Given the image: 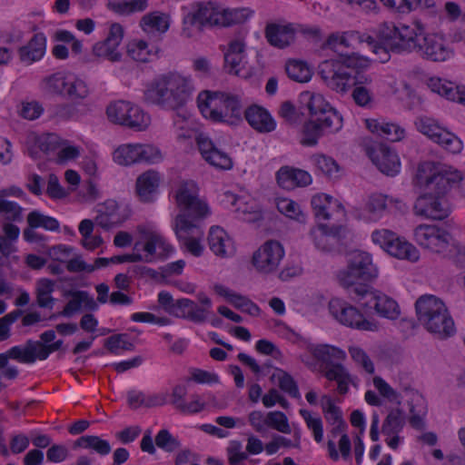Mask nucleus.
I'll list each match as a JSON object with an SVG mask.
<instances>
[{"mask_svg": "<svg viewBox=\"0 0 465 465\" xmlns=\"http://www.w3.org/2000/svg\"><path fill=\"white\" fill-rule=\"evenodd\" d=\"M341 438L338 441L339 451L336 444L332 440H329L327 443L328 454L331 460L337 461L340 457L347 460L351 458V443L349 436L346 433L341 432Z\"/></svg>", "mask_w": 465, "mask_h": 465, "instance_id": "8fccbe9b", "label": "nucleus"}, {"mask_svg": "<svg viewBox=\"0 0 465 465\" xmlns=\"http://www.w3.org/2000/svg\"><path fill=\"white\" fill-rule=\"evenodd\" d=\"M362 39H369L367 34L358 31L335 32L328 36L326 46L338 53L341 47L354 49L357 45H363Z\"/></svg>", "mask_w": 465, "mask_h": 465, "instance_id": "c9c22d12", "label": "nucleus"}, {"mask_svg": "<svg viewBox=\"0 0 465 465\" xmlns=\"http://www.w3.org/2000/svg\"><path fill=\"white\" fill-rule=\"evenodd\" d=\"M139 163H158L163 160L161 151L153 144L138 143Z\"/></svg>", "mask_w": 465, "mask_h": 465, "instance_id": "338daca9", "label": "nucleus"}, {"mask_svg": "<svg viewBox=\"0 0 465 465\" xmlns=\"http://www.w3.org/2000/svg\"><path fill=\"white\" fill-rule=\"evenodd\" d=\"M301 98L312 118H316L332 107L323 95L318 93L305 92L302 94Z\"/></svg>", "mask_w": 465, "mask_h": 465, "instance_id": "a18cd8bd", "label": "nucleus"}, {"mask_svg": "<svg viewBox=\"0 0 465 465\" xmlns=\"http://www.w3.org/2000/svg\"><path fill=\"white\" fill-rule=\"evenodd\" d=\"M414 124L420 133L433 143H438L444 150L454 154L462 151V141L456 134L440 125L436 119L422 115L416 118Z\"/></svg>", "mask_w": 465, "mask_h": 465, "instance_id": "4468645a", "label": "nucleus"}, {"mask_svg": "<svg viewBox=\"0 0 465 465\" xmlns=\"http://www.w3.org/2000/svg\"><path fill=\"white\" fill-rule=\"evenodd\" d=\"M105 348L112 353L118 354L119 350L133 351L134 345L130 341L126 333L114 334L110 336L104 343Z\"/></svg>", "mask_w": 465, "mask_h": 465, "instance_id": "0e129e2a", "label": "nucleus"}, {"mask_svg": "<svg viewBox=\"0 0 465 465\" xmlns=\"http://www.w3.org/2000/svg\"><path fill=\"white\" fill-rule=\"evenodd\" d=\"M93 54L100 58H104L113 63L120 62L123 54L119 50V45L109 43L106 40L99 41L93 46Z\"/></svg>", "mask_w": 465, "mask_h": 465, "instance_id": "3c124183", "label": "nucleus"}, {"mask_svg": "<svg viewBox=\"0 0 465 465\" xmlns=\"http://www.w3.org/2000/svg\"><path fill=\"white\" fill-rule=\"evenodd\" d=\"M415 307L420 325L430 333L441 340L455 334L454 321L440 299L424 295L417 300Z\"/></svg>", "mask_w": 465, "mask_h": 465, "instance_id": "20e7f679", "label": "nucleus"}, {"mask_svg": "<svg viewBox=\"0 0 465 465\" xmlns=\"http://www.w3.org/2000/svg\"><path fill=\"white\" fill-rule=\"evenodd\" d=\"M413 239L418 245L443 258L453 259L460 252L459 243L445 229L433 224H420L413 231Z\"/></svg>", "mask_w": 465, "mask_h": 465, "instance_id": "1a4fd4ad", "label": "nucleus"}, {"mask_svg": "<svg viewBox=\"0 0 465 465\" xmlns=\"http://www.w3.org/2000/svg\"><path fill=\"white\" fill-rule=\"evenodd\" d=\"M42 89L52 94L67 96L70 99H84L88 95L85 83L76 74L67 72H55L41 82Z\"/></svg>", "mask_w": 465, "mask_h": 465, "instance_id": "f8f14e48", "label": "nucleus"}, {"mask_svg": "<svg viewBox=\"0 0 465 465\" xmlns=\"http://www.w3.org/2000/svg\"><path fill=\"white\" fill-rule=\"evenodd\" d=\"M315 247L322 252H331L336 245L338 239L325 225H319L310 232Z\"/></svg>", "mask_w": 465, "mask_h": 465, "instance_id": "a19ab883", "label": "nucleus"}, {"mask_svg": "<svg viewBox=\"0 0 465 465\" xmlns=\"http://www.w3.org/2000/svg\"><path fill=\"white\" fill-rule=\"evenodd\" d=\"M59 140V136L54 134H30L26 139L28 153L33 159H36L40 152L49 153L56 150Z\"/></svg>", "mask_w": 465, "mask_h": 465, "instance_id": "72a5a7b5", "label": "nucleus"}, {"mask_svg": "<svg viewBox=\"0 0 465 465\" xmlns=\"http://www.w3.org/2000/svg\"><path fill=\"white\" fill-rule=\"evenodd\" d=\"M430 89L445 96L448 100L457 102L465 105V86L456 85L452 82L443 80L439 77H431L428 81Z\"/></svg>", "mask_w": 465, "mask_h": 465, "instance_id": "f704fd0d", "label": "nucleus"}, {"mask_svg": "<svg viewBox=\"0 0 465 465\" xmlns=\"http://www.w3.org/2000/svg\"><path fill=\"white\" fill-rule=\"evenodd\" d=\"M267 426L282 433H291L292 429L288 418L282 411H270L267 413Z\"/></svg>", "mask_w": 465, "mask_h": 465, "instance_id": "69168bd1", "label": "nucleus"}, {"mask_svg": "<svg viewBox=\"0 0 465 465\" xmlns=\"http://www.w3.org/2000/svg\"><path fill=\"white\" fill-rule=\"evenodd\" d=\"M286 73L291 79L300 83H306L312 78L310 67L302 61H289L286 64Z\"/></svg>", "mask_w": 465, "mask_h": 465, "instance_id": "6e6d98bb", "label": "nucleus"}, {"mask_svg": "<svg viewBox=\"0 0 465 465\" xmlns=\"http://www.w3.org/2000/svg\"><path fill=\"white\" fill-rule=\"evenodd\" d=\"M417 53L434 62L446 61L452 55L451 49L438 34H423Z\"/></svg>", "mask_w": 465, "mask_h": 465, "instance_id": "aec40b11", "label": "nucleus"}, {"mask_svg": "<svg viewBox=\"0 0 465 465\" xmlns=\"http://www.w3.org/2000/svg\"><path fill=\"white\" fill-rule=\"evenodd\" d=\"M171 24L170 15L160 11H153L144 15L141 21L140 26L147 35H163L165 34Z\"/></svg>", "mask_w": 465, "mask_h": 465, "instance_id": "e433bc0d", "label": "nucleus"}, {"mask_svg": "<svg viewBox=\"0 0 465 465\" xmlns=\"http://www.w3.org/2000/svg\"><path fill=\"white\" fill-rule=\"evenodd\" d=\"M196 143L203 158L210 165L220 170L232 168V160L230 155L218 149L208 136L203 134L197 135Z\"/></svg>", "mask_w": 465, "mask_h": 465, "instance_id": "4be33fe9", "label": "nucleus"}, {"mask_svg": "<svg viewBox=\"0 0 465 465\" xmlns=\"http://www.w3.org/2000/svg\"><path fill=\"white\" fill-rule=\"evenodd\" d=\"M322 409L324 413L326 420L333 425H336L331 431V434L335 438L340 432H342L344 422L341 417V411L337 407L332 399L328 395H323L321 399Z\"/></svg>", "mask_w": 465, "mask_h": 465, "instance_id": "ea45409f", "label": "nucleus"}, {"mask_svg": "<svg viewBox=\"0 0 465 465\" xmlns=\"http://www.w3.org/2000/svg\"><path fill=\"white\" fill-rule=\"evenodd\" d=\"M126 53L133 60L140 63H147L156 54L153 47H150L145 41L139 39L131 40L127 44Z\"/></svg>", "mask_w": 465, "mask_h": 465, "instance_id": "37998d69", "label": "nucleus"}, {"mask_svg": "<svg viewBox=\"0 0 465 465\" xmlns=\"http://www.w3.org/2000/svg\"><path fill=\"white\" fill-rule=\"evenodd\" d=\"M276 206L278 211L285 216L300 223H305V214L301 210L300 205L293 200L289 198L278 199Z\"/></svg>", "mask_w": 465, "mask_h": 465, "instance_id": "13d9d810", "label": "nucleus"}, {"mask_svg": "<svg viewBox=\"0 0 465 465\" xmlns=\"http://www.w3.org/2000/svg\"><path fill=\"white\" fill-rule=\"evenodd\" d=\"M74 445L75 447L92 450L101 456H106L112 450L111 444L108 440L94 435L82 436L75 440Z\"/></svg>", "mask_w": 465, "mask_h": 465, "instance_id": "49530a36", "label": "nucleus"}, {"mask_svg": "<svg viewBox=\"0 0 465 465\" xmlns=\"http://www.w3.org/2000/svg\"><path fill=\"white\" fill-rule=\"evenodd\" d=\"M209 5L213 9L211 14L213 25L230 26L244 23L252 14L248 8H225L214 2H209Z\"/></svg>", "mask_w": 465, "mask_h": 465, "instance_id": "b1692460", "label": "nucleus"}, {"mask_svg": "<svg viewBox=\"0 0 465 465\" xmlns=\"http://www.w3.org/2000/svg\"><path fill=\"white\" fill-rule=\"evenodd\" d=\"M134 251L141 252L143 262L165 259L174 252L173 246L165 239L153 223L139 224L135 230Z\"/></svg>", "mask_w": 465, "mask_h": 465, "instance_id": "0eeeda50", "label": "nucleus"}, {"mask_svg": "<svg viewBox=\"0 0 465 465\" xmlns=\"http://www.w3.org/2000/svg\"><path fill=\"white\" fill-rule=\"evenodd\" d=\"M47 41L45 34L36 33L25 45L17 49L19 61L25 65H32L41 61L46 53Z\"/></svg>", "mask_w": 465, "mask_h": 465, "instance_id": "393cba45", "label": "nucleus"}, {"mask_svg": "<svg viewBox=\"0 0 465 465\" xmlns=\"http://www.w3.org/2000/svg\"><path fill=\"white\" fill-rule=\"evenodd\" d=\"M276 179L278 184L285 190L307 186L312 183V176L308 172L289 166L280 168Z\"/></svg>", "mask_w": 465, "mask_h": 465, "instance_id": "c85d7f7f", "label": "nucleus"}, {"mask_svg": "<svg viewBox=\"0 0 465 465\" xmlns=\"http://www.w3.org/2000/svg\"><path fill=\"white\" fill-rule=\"evenodd\" d=\"M147 0H108V7L120 15H129L146 8Z\"/></svg>", "mask_w": 465, "mask_h": 465, "instance_id": "603ef678", "label": "nucleus"}, {"mask_svg": "<svg viewBox=\"0 0 465 465\" xmlns=\"http://www.w3.org/2000/svg\"><path fill=\"white\" fill-rule=\"evenodd\" d=\"M150 124V117L139 106L131 104L123 125L142 131Z\"/></svg>", "mask_w": 465, "mask_h": 465, "instance_id": "09e8293b", "label": "nucleus"}, {"mask_svg": "<svg viewBox=\"0 0 465 465\" xmlns=\"http://www.w3.org/2000/svg\"><path fill=\"white\" fill-rule=\"evenodd\" d=\"M369 39H362L363 44H365L370 50L377 56L376 60L381 63H385L390 59V46L388 45L386 40L383 39L384 43H378L372 36L367 35Z\"/></svg>", "mask_w": 465, "mask_h": 465, "instance_id": "774afa93", "label": "nucleus"}, {"mask_svg": "<svg viewBox=\"0 0 465 465\" xmlns=\"http://www.w3.org/2000/svg\"><path fill=\"white\" fill-rule=\"evenodd\" d=\"M284 256V250L277 241H267L252 255V264L263 273L274 272Z\"/></svg>", "mask_w": 465, "mask_h": 465, "instance_id": "a211bd4d", "label": "nucleus"}, {"mask_svg": "<svg viewBox=\"0 0 465 465\" xmlns=\"http://www.w3.org/2000/svg\"><path fill=\"white\" fill-rule=\"evenodd\" d=\"M197 106L202 115L214 124L235 125L242 121V104L236 95L203 91L197 96Z\"/></svg>", "mask_w": 465, "mask_h": 465, "instance_id": "7ed1b4c3", "label": "nucleus"}, {"mask_svg": "<svg viewBox=\"0 0 465 465\" xmlns=\"http://www.w3.org/2000/svg\"><path fill=\"white\" fill-rule=\"evenodd\" d=\"M379 271L372 262L369 252L355 251L348 258L347 267L339 271L337 279L340 284L348 290L352 299L356 298L354 289L367 286L363 282H370L378 277Z\"/></svg>", "mask_w": 465, "mask_h": 465, "instance_id": "423d86ee", "label": "nucleus"}, {"mask_svg": "<svg viewBox=\"0 0 465 465\" xmlns=\"http://www.w3.org/2000/svg\"><path fill=\"white\" fill-rule=\"evenodd\" d=\"M371 240L391 256L411 262L419 260V251L409 242L399 237L388 229H378L372 232Z\"/></svg>", "mask_w": 465, "mask_h": 465, "instance_id": "f3484780", "label": "nucleus"}, {"mask_svg": "<svg viewBox=\"0 0 465 465\" xmlns=\"http://www.w3.org/2000/svg\"><path fill=\"white\" fill-rule=\"evenodd\" d=\"M132 103L117 101L108 105L106 114L110 122L123 125Z\"/></svg>", "mask_w": 465, "mask_h": 465, "instance_id": "e2e57ef3", "label": "nucleus"}, {"mask_svg": "<svg viewBox=\"0 0 465 465\" xmlns=\"http://www.w3.org/2000/svg\"><path fill=\"white\" fill-rule=\"evenodd\" d=\"M356 300L362 306L372 308L381 317L396 320L400 317L401 310L397 302L381 291L374 290L369 286H360L354 289Z\"/></svg>", "mask_w": 465, "mask_h": 465, "instance_id": "dca6fc26", "label": "nucleus"}, {"mask_svg": "<svg viewBox=\"0 0 465 465\" xmlns=\"http://www.w3.org/2000/svg\"><path fill=\"white\" fill-rule=\"evenodd\" d=\"M160 174L149 170L142 173L136 180V192L143 202H149L156 193L160 184Z\"/></svg>", "mask_w": 465, "mask_h": 465, "instance_id": "58836bf2", "label": "nucleus"}, {"mask_svg": "<svg viewBox=\"0 0 465 465\" xmlns=\"http://www.w3.org/2000/svg\"><path fill=\"white\" fill-rule=\"evenodd\" d=\"M40 341L28 340L25 344L13 346L9 349L11 359L21 363L32 364L40 361Z\"/></svg>", "mask_w": 465, "mask_h": 465, "instance_id": "4c0bfd02", "label": "nucleus"}, {"mask_svg": "<svg viewBox=\"0 0 465 465\" xmlns=\"http://www.w3.org/2000/svg\"><path fill=\"white\" fill-rule=\"evenodd\" d=\"M173 196L177 208L181 211L179 214H185L191 221H199L210 215L208 204L199 197V188L193 180H182L173 188Z\"/></svg>", "mask_w": 465, "mask_h": 465, "instance_id": "9b49d317", "label": "nucleus"}, {"mask_svg": "<svg viewBox=\"0 0 465 465\" xmlns=\"http://www.w3.org/2000/svg\"><path fill=\"white\" fill-rule=\"evenodd\" d=\"M299 413L303 418L308 429L312 430L314 440L316 442L322 441L323 427L321 417L305 409H301Z\"/></svg>", "mask_w": 465, "mask_h": 465, "instance_id": "bf43d9fd", "label": "nucleus"}, {"mask_svg": "<svg viewBox=\"0 0 465 465\" xmlns=\"http://www.w3.org/2000/svg\"><path fill=\"white\" fill-rule=\"evenodd\" d=\"M198 302L201 305L196 304L193 301L186 298L178 299L175 302L173 296L167 292H161L158 294V302L165 310L177 317L187 319L193 322H204L212 312V301L203 292L197 294Z\"/></svg>", "mask_w": 465, "mask_h": 465, "instance_id": "6e6552de", "label": "nucleus"}, {"mask_svg": "<svg viewBox=\"0 0 465 465\" xmlns=\"http://www.w3.org/2000/svg\"><path fill=\"white\" fill-rule=\"evenodd\" d=\"M366 128L391 142H400L405 135V129L399 124L388 122L385 119H366Z\"/></svg>", "mask_w": 465, "mask_h": 465, "instance_id": "c756f323", "label": "nucleus"}, {"mask_svg": "<svg viewBox=\"0 0 465 465\" xmlns=\"http://www.w3.org/2000/svg\"><path fill=\"white\" fill-rule=\"evenodd\" d=\"M54 290V282L49 279H40L36 282L37 304L42 308H52L54 298L52 292Z\"/></svg>", "mask_w": 465, "mask_h": 465, "instance_id": "864d4df0", "label": "nucleus"}, {"mask_svg": "<svg viewBox=\"0 0 465 465\" xmlns=\"http://www.w3.org/2000/svg\"><path fill=\"white\" fill-rule=\"evenodd\" d=\"M326 134L321 127V124L312 118L305 123L303 126V134L301 140L302 144L306 146H313L317 144L321 136Z\"/></svg>", "mask_w": 465, "mask_h": 465, "instance_id": "052dcab7", "label": "nucleus"}, {"mask_svg": "<svg viewBox=\"0 0 465 465\" xmlns=\"http://www.w3.org/2000/svg\"><path fill=\"white\" fill-rule=\"evenodd\" d=\"M371 162L384 174L394 176L400 173L401 162L395 151L384 144L373 146L368 150Z\"/></svg>", "mask_w": 465, "mask_h": 465, "instance_id": "412c9836", "label": "nucleus"}, {"mask_svg": "<svg viewBox=\"0 0 465 465\" xmlns=\"http://www.w3.org/2000/svg\"><path fill=\"white\" fill-rule=\"evenodd\" d=\"M248 124L259 133H271L275 130L276 123L267 110L252 105L244 112Z\"/></svg>", "mask_w": 465, "mask_h": 465, "instance_id": "473e14b6", "label": "nucleus"}, {"mask_svg": "<svg viewBox=\"0 0 465 465\" xmlns=\"http://www.w3.org/2000/svg\"><path fill=\"white\" fill-rule=\"evenodd\" d=\"M325 377L329 381H335L337 382V390L341 394H345L349 390V385L354 384L353 377L341 364H332L326 370Z\"/></svg>", "mask_w": 465, "mask_h": 465, "instance_id": "79ce46f5", "label": "nucleus"}, {"mask_svg": "<svg viewBox=\"0 0 465 465\" xmlns=\"http://www.w3.org/2000/svg\"><path fill=\"white\" fill-rule=\"evenodd\" d=\"M315 120L326 134L337 133L343 125L342 116L333 107L317 116Z\"/></svg>", "mask_w": 465, "mask_h": 465, "instance_id": "de8ad7c7", "label": "nucleus"}, {"mask_svg": "<svg viewBox=\"0 0 465 465\" xmlns=\"http://www.w3.org/2000/svg\"><path fill=\"white\" fill-rule=\"evenodd\" d=\"M462 181L461 173L452 166L430 161L420 163L413 182L423 193L414 203V213L433 220L446 218L450 208L445 196Z\"/></svg>", "mask_w": 465, "mask_h": 465, "instance_id": "f257e3e1", "label": "nucleus"}, {"mask_svg": "<svg viewBox=\"0 0 465 465\" xmlns=\"http://www.w3.org/2000/svg\"><path fill=\"white\" fill-rule=\"evenodd\" d=\"M194 85L190 76L172 72L152 81L144 92V98L163 108L179 110L192 99Z\"/></svg>", "mask_w": 465, "mask_h": 465, "instance_id": "f03ea898", "label": "nucleus"}, {"mask_svg": "<svg viewBox=\"0 0 465 465\" xmlns=\"http://www.w3.org/2000/svg\"><path fill=\"white\" fill-rule=\"evenodd\" d=\"M113 160L123 166L139 163L138 143L119 145L113 153Z\"/></svg>", "mask_w": 465, "mask_h": 465, "instance_id": "c03bdc74", "label": "nucleus"}, {"mask_svg": "<svg viewBox=\"0 0 465 465\" xmlns=\"http://www.w3.org/2000/svg\"><path fill=\"white\" fill-rule=\"evenodd\" d=\"M370 60L356 53L341 55L340 60H325L319 65V74L325 84L337 93L345 94L353 85L352 69L368 67Z\"/></svg>", "mask_w": 465, "mask_h": 465, "instance_id": "39448f33", "label": "nucleus"}, {"mask_svg": "<svg viewBox=\"0 0 465 465\" xmlns=\"http://www.w3.org/2000/svg\"><path fill=\"white\" fill-rule=\"evenodd\" d=\"M197 222L187 219L185 214H177L172 227L181 246L192 255L200 257L204 251V232Z\"/></svg>", "mask_w": 465, "mask_h": 465, "instance_id": "2eb2a0df", "label": "nucleus"}, {"mask_svg": "<svg viewBox=\"0 0 465 465\" xmlns=\"http://www.w3.org/2000/svg\"><path fill=\"white\" fill-rule=\"evenodd\" d=\"M405 423V413L401 409H391L387 414L381 425V433L385 436V441L390 448L396 450L401 444L402 438L400 437V432Z\"/></svg>", "mask_w": 465, "mask_h": 465, "instance_id": "5701e85b", "label": "nucleus"}, {"mask_svg": "<svg viewBox=\"0 0 465 465\" xmlns=\"http://www.w3.org/2000/svg\"><path fill=\"white\" fill-rule=\"evenodd\" d=\"M311 204L314 215L319 221L330 220L335 213L343 214L344 212L342 205L326 193H317L312 196Z\"/></svg>", "mask_w": 465, "mask_h": 465, "instance_id": "2f4dec72", "label": "nucleus"}, {"mask_svg": "<svg viewBox=\"0 0 465 465\" xmlns=\"http://www.w3.org/2000/svg\"><path fill=\"white\" fill-rule=\"evenodd\" d=\"M331 315L341 324L359 331H376L379 325L376 321L367 319L355 306L339 298L329 302Z\"/></svg>", "mask_w": 465, "mask_h": 465, "instance_id": "ddd939ff", "label": "nucleus"}, {"mask_svg": "<svg viewBox=\"0 0 465 465\" xmlns=\"http://www.w3.org/2000/svg\"><path fill=\"white\" fill-rule=\"evenodd\" d=\"M381 34L391 52H418L421 35L424 34V27L420 22H415L410 25L385 24Z\"/></svg>", "mask_w": 465, "mask_h": 465, "instance_id": "9d476101", "label": "nucleus"}, {"mask_svg": "<svg viewBox=\"0 0 465 465\" xmlns=\"http://www.w3.org/2000/svg\"><path fill=\"white\" fill-rule=\"evenodd\" d=\"M27 223L32 228L42 227L52 232H56L60 228V223L55 218L45 215L38 211H33L28 214Z\"/></svg>", "mask_w": 465, "mask_h": 465, "instance_id": "4d7b16f0", "label": "nucleus"}, {"mask_svg": "<svg viewBox=\"0 0 465 465\" xmlns=\"http://www.w3.org/2000/svg\"><path fill=\"white\" fill-rule=\"evenodd\" d=\"M295 36V29L292 24L269 23L265 27V37L268 43L278 48L288 46Z\"/></svg>", "mask_w": 465, "mask_h": 465, "instance_id": "cd10ccee", "label": "nucleus"}, {"mask_svg": "<svg viewBox=\"0 0 465 465\" xmlns=\"http://www.w3.org/2000/svg\"><path fill=\"white\" fill-rule=\"evenodd\" d=\"M207 242L210 250L218 257L229 258L235 253L232 238L220 226L210 228Z\"/></svg>", "mask_w": 465, "mask_h": 465, "instance_id": "bb28decb", "label": "nucleus"}, {"mask_svg": "<svg viewBox=\"0 0 465 465\" xmlns=\"http://www.w3.org/2000/svg\"><path fill=\"white\" fill-rule=\"evenodd\" d=\"M125 220L126 217L120 213L119 205L114 200H107L97 206V215L94 223L105 230L119 225Z\"/></svg>", "mask_w": 465, "mask_h": 465, "instance_id": "7c9ffc66", "label": "nucleus"}, {"mask_svg": "<svg viewBox=\"0 0 465 465\" xmlns=\"http://www.w3.org/2000/svg\"><path fill=\"white\" fill-rule=\"evenodd\" d=\"M317 170L328 177H336L339 172V166L335 160L324 154H316L312 158Z\"/></svg>", "mask_w": 465, "mask_h": 465, "instance_id": "680f3d73", "label": "nucleus"}, {"mask_svg": "<svg viewBox=\"0 0 465 465\" xmlns=\"http://www.w3.org/2000/svg\"><path fill=\"white\" fill-rule=\"evenodd\" d=\"M388 202L387 195L373 193L368 197L363 207L355 209V217L368 223L378 222L388 209Z\"/></svg>", "mask_w": 465, "mask_h": 465, "instance_id": "a878e982", "label": "nucleus"}, {"mask_svg": "<svg viewBox=\"0 0 465 465\" xmlns=\"http://www.w3.org/2000/svg\"><path fill=\"white\" fill-rule=\"evenodd\" d=\"M310 351L317 360L326 362L333 359L342 360L346 356L342 350L328 344L311 346Z\"/></svg>", "mask_w": 465, "mask_h": 465, "instance_id": "5fc2aeb1", "label": "nucleus"}, {"mask_svg": "<svg viewBox=\"0 0 465 465\" xmlns=\"http://www.w3.org/2000/svg\"><path fill=\"white\" fill-rule=\"evenodd\" d=\"M212 10L209 2L201 4L196 9L187 13L183 19L182 35L195 38L200 35L205 25H213Z\"/></svg>", "mask_w": 465, "mask_h": 465, "instance_id": "6ab92c4d", "label": "nucleus"}]
</instances>
